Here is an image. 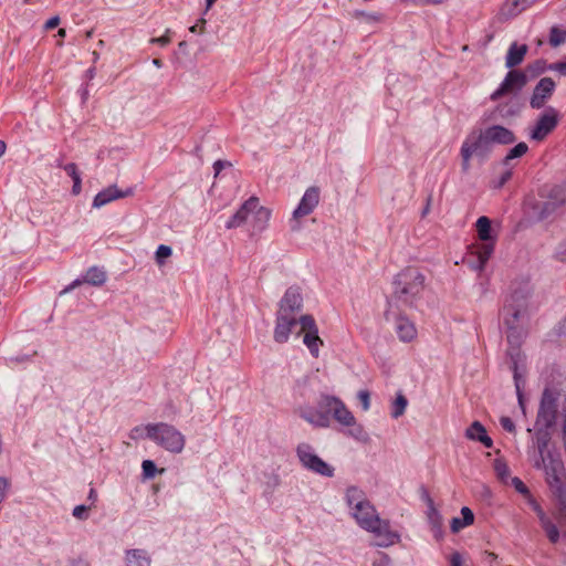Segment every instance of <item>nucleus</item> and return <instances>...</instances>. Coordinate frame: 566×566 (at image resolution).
<instances>
[{
  "label": "nucleus",
  "mask_w": 566,
  "mask_h": 566,
  "mask_svg": "<svg viewBox=\"0 0 566 566\" xmlns=\"http://www.w3.org/2000/svg\"><path fill=\"white\" fill-rule=\"evenodd\" d=\"M407 405H408L407 398L402 394H398L391 405V416L394 418H398V417L402 416L407 408Z\"/></svg>",
  "instance_id": "obj_32"
},
{
  "label": "nucleus",
  "mask_w": 566,
  "mask_h": 566,
  "mask_svg": "<svg viewBox=\"0 0 566 566\" xmlns=\"http://www.w3.org/2000/svg\"><path fill=\"white\" fill-rule=\"evenodd\" d=\"M64 171L72 178V193L77 196L82 191V178L76 164L70 163L63 166Z\"/></svg>",
  "instance_id": "obj_28"
},
{
  "label": "nucleus",
  "mask_w": 566,
  "mask_h": 566,
  "mask_svg": "<svg viewBox=\"0 0 566 566\" xmlns=\"http://www.w3.org/2000/svg\"><path fill=\"white\" fill-rule=\"evenodd\" d=\"M366 531L374 534L375 545L378 547H388L399 541V534L391 530L389 521L381 520L380 517L374 520L371 527H368Z\"/></svg>",
  "instance_id": "obj_10"
},
{
  "label": "nucleus",
  "mask_w": 566,
  "mask_h": 566,
  "mask_svg": "<svg viewBox=\"0 0 566 566\" xmlns=\"http://www.w3.org/2000/svg\"><path fill=\"white\" fill-rule=\"evenodd\" d=\"M511 483L518 493H521L523 495L530 494L527 486L520 478H512Z\"/></svg>",
  "instance_id": "obj_41"
},
{
  "label": "nucleus",
  "mask_w": 566,
  "mask_h": 566,
  "mask_svg": "<svg viewBox=\"0 0 566 566\" xmlns=\"http://www.w3.org/2000/svg\"><path fill=\"white\" fill-rule=\"evenodd\" d=\"M489 144H486V139L484 138V132L479 134H470L461 147V157H462V169L468 171L470 168V159L471 157L481 150H488Z\"/></svg>",
  "instance_id": "obj_11"
},
{
  "label": "nucleus",
  "mask_w": 566,
  "mask_h": 566,
  "mask_svg": "<svg viewBox=\"0 0 566 566\" xmlns=\"http://www.w3.org/2000/svg\"><path fill=\"white\" fill-rule=\"evenodd\" d=\"M65 34H66L65 29H62V28H61V29H59V31H57V35H59L60 38H64V36H65Z\"/></svg>",
  "instance_id": "obj_56"
},
{
  "label": "nucleus",
  "mask_w": 566,
  "mask_h": 566,
  "mask_svg": "<svg viewBox=\"0 0 566 566\" xmlns=\"http://www.w3.org/2000/svg\"><path fill=\"white\" fill-rule=\"evenodd\" d=\"M528 150V146L525 143H518L515 145L505 156L504 163L507 164L510 160L522 157Z\"/></svg>",
  "instance_id": "obj_33"
},
{
  "label": "nucleus",
  "mask_w": 566,
  "mask_h": 566,
  "mask_svg": "<svg viewBox=\"0 0 566 566\" xmlns=\"http://www.w3.org/2000/svg\"><path fill=\"white\" fill-rule=\"evenodd\" d=\"M302 306V296L300 292L295 289H289L280 303V308L277 312H284L290 315H295V312L298 311Z\"/></svg>",
  "instance_id": "obj_19"
},
{
  "label": "nucleus",
  "mask_w": 566,
  "mask_h": 566,
  "mask_svg": "<svg viewBox=\"0 0 566 566\" xmlns=\"http://www.w3.org/2000/svg\"><path fill=\"white\" fill-rule=\"evenodd\" d=\"M517 314H518L517 312H513V313H512V315H513V317H514V318H516V317H517Z\"/></svg>",
  "instance_id": "obj_62"
},
{
  "label": "nucleus",
  "mask_w": 566,
  "mask_h": 566,
  "mask_svg": "<svg viewBox=\"0 0 566 566\" xmlns=\"http://www.w3.org/2000/svg\"><path fill=\"white\" fill-rule=\"evenodd\" d=\"M566 201V188L563 186H554L545 205V210H553Z\"/></svg>",
  "instance_id": "obj_25"
},
{
  "label": "nucleus",
  "mask_w": 566,
  "mask_h": 566,
  "mask_svg": "<svg viewBox=\"0 0 566 566\" xmlns=\"http://www.w3.org/2000/svg\"><path fill=\"white\" fill-rule=\"evenodd\" d=\"M127 566H149L150 558L143 549H129L126 552Z\"/></svg>",
  "instance_id": "obj_26"
},
{
  "label": "nucleus",
  "mask_w": 566,
  "mask_h": 566,
  "mask_svg": "<svg viewBox=\"0 0 566 566\" xmlns=\"http://www.w3.org/2000/svg\"><path fill=\"white\" fill-rule=\"evenodd\" d=\"M319 406L326 407V412L317 411L314 407H304L301 409V417L315 427L326 428L329 424V415L344 427H353L356 419L345 403L334 396L322 395Z\"/></svg>",
  "instance_id": "obj_2"
},
{
  "label": "nucleus",
  "mask_w": 566,
  "mask_h": 566,
  "mask_svg": "<svg viewBox=\"0 0 566 566\" xmlns=\"http://www.w3.org/2000/svg\"><path fill=\"white\" fill-rule=\"evenodd\" d=\"M526 84V75L522 71H510L497 90H495L490 98L497 101L502 96L521 90Z\"/></svg>",
  "instance_id": "obj_12"
},
{
  "label": "nucleus",
  "mask_w": 566,
  "mask_h": 566,
  "mask_svg": "<svg viewBox=\"0 0 566 566\" xmlns=\"http://www.w3.org/2000/svg\"><path fill=\"white\" fill-rule=\"evenodd\" d=\"M207 1V8L210 9L217 0H206Z\"/></svg>",
  "instance_id": "obj_58"
},
{
  "label": "nucleus",
  "mask_w": 566,
  "mask_h": 566,
  "mask_svg": "<svg viewBox=\"0 0 566 566\" xmlns=\"http://www.w3.org/2000/svg\"><path fill=\"white\" fill-rule=\"evenodd\" d=\"M396 331L402 342H411L417 337L415 324L406 317H399L397 319Z\"/></svg>",
  "instance_id": "obj_21"
},
{
  "label": "nucleus",
  "mask_w": 566,
  "mask_h": 566,
  "mask_svg": "<svg viewBox=\"0 0 566 566\" xmlns=\"http://www.w3.org/2000/svg\"><path fill=\"white\" fill-rule=\"evenodd\" d=\"M527 52V46L525 44L517 45L516 43H513L507 52L506 55V66L507 67H514L522 63L524 60V56Z\"/></svg>",
  "instance_id": "obj_24"
},
{
  "label": "nucleus",
  "mask_w": 566,
  "mask_h": 566,
  "mask_svg": "<svg viewBox=\"0 0 566 566\" xmlns=\"http://www.w3.org/2000/svg\"><path fill=\"white\" fill-rule=\"evenodd\" d=\"M144 479H153L156 473H163L165 469L157 470L155 463L151 460H144L142 463Z\"/></svg>",
  "instance_id": "obj_34"
},
{
  "label": "nucleus",
  "mask_w": 566,
  "mask_h": 566,
  "mask_svg": "<svg viewBox=\"0 0 566 566\" xmlns=\"http://www.w3.org/2000/svg\"><path fill=\"white\" fill-rule=\"evenodd\" d=\"M512 177V172L510 170L505 171L502 176H501V179L499 181V184L496 185V188H501L503 187Z\"/></svg>",
  "instance_id": "obj_50"
},
{
  "label": "nucleus",
  "mask_w": 566,
  "mask_h": 566,
  "mask_svg": "<svg viewBox=\"0 0 566 566\" xmlns=\"http://www.w3.org/2000/svg\"><path fill=\"white\" fill-rule=\"evenodd\" d=\"M495 471L501 481L506 482V479L509 478L510 474L507 465L505 463L496 462Z\"/></svg>",
  "instance_id": "obj_39"
},
{
  "label": "nucleus",
  "mask_w": 566,
  "mask_h": 566,
  "mask_svg": "<svg viewBox=\"0 0 566 566\" xmlns=\"http://www.w3.org/2000/svg\"><path fill=\"white\" fill-rule=\"evenodd\" d=\"M559 392L555 389L546 388L543 392L541 406L537 413L538 426L549 428L554 424L557 416Z\"/></svg>",
  "instance_id": "obj_7"
},
{
  "label": "nucleus",
  "mask_w": 566,
  "mask_h": 566,
  "mask_svg": "<svg viewBox=\"0 0 566 566\" xmlns=\"http://www.w3.org/2000/svg\"><path fill=\"white\" fill-rule=\"evenodd\" d=\"M134 195L133 188H127L122 190L117 188L115 185L108 186L105 189L101 190L93 199V207L101 208L114 200L127 198Z\"/></svg>",
  "instance_id": "obj_14"
},
{
  "label": "nucleus",
  "mask_w": 566,
  "mask_h": 566,
  "mask_svg": "<svg viewBox=\"0 0 566 566\" xmlns=\"http://www.w3.org/2000/svg\"><path fill=\"white\" fill-rule=\"evenodd\" d=\"M224 164L222 160H217L214 164H213V168H214V171H216V175H218L222 168L224 167Z\"/></svg>",
  "instance_id": "obj_52"
},
{
  "label": "nucleus",
  "mask_w": 566,
  "mask_h": 566,
  "mask_svg": "<svg viewBox=\"0 0 566 566\" xmlns=\"http://www.w3.org/2000/svg\"><path fill=\"white\" fill-rule=\"evenodd\" d=\"M25 2H28L29 0H24Z\"/></svg>",
  "instance_id": "obj_63"
},
{
  "label": "nucleus",
  "mask_w": 566,
  "mask_h": 566,
  "mask_svg": "<svg viewBox=\"0 0 566 566\" xmlns=\"http://www.w3.org/2000/svg\"><path fill=\"white\" fill-rule=\"evenodd\" d=\"M153 63H154L157 67H160V66H161V60H159V59H154V60H153Z\"/></svg>",
  "instance_id": "obj_57"
},
{
  "label": "nucleus",
  "mask_w": 566,
  "mask_h": 566,
  "mask_svg": "<svg viewBox=\"0 0 566 566\" xmlns=\"http://www.w3.org/2000/svg\"><path fill=\"white\" fill-rule=\"evenodd\" d=\"M300 324L301 328L297 335L303 334V343L314 357L318 356L323 340L318 336V328L312 315H302L297 321L295 315L284 312H277L273 338L276 343L283 344L289 340L293 327Z\"/></svg>",
  "instance_id": "obj_1"
},
{
  "label": "nucleus",
  "mask_w": 566,
  "mask_h": 566,
  "mask_svg": "<svg viewBox=\"0 0 566 566\" xmlns=\"http://www.w3.org/2000/svg\"><path fill=\"white\" fill-rule=\"evenodd\" d=\"M314 409L317 411L326 412V407H321L319 405H318V408H314Z\"/></svg>",
  "instance_id": "obj_59"
},
{
  "label": "nucleus",
  "mask_w": 566,
  "mask_h": 566,
  "mask_svg": "<svg viewBox=\"0 0 566 566\" xmlns=\"http://www.w3.org/2000/svg\"><path fill=\"white\" fill-rule=\"evenodd\" d=\"M450 566H462V556L460 553L454 552L450 555Z\"/></svg>",
  "instance_id": "obj_48"
},
{
  "label": "nucleus",
  "mask_w": 566,
  "mask_h": 566,
  "mask_svg": "<svg viewBox=\"0 0 566 566\" xmlns=\"http://www.w3.org/2000/svg\"><path fill=\"white\" fill-rule=\"evenodd\" d=\"M297 457L304 468L323 476H333L334 469L316 455L312 447L302 443L296 449Z\"/></svg>",
  "instance_id": "obj_8"
},
{
  "label": "nucleus",
  "mask_w": 566,
  "mask_h": 566,
  "mask_svg": "<svg viewBox=\"0 0 566 566\" xmlns=\"http://www.w3.org/2000/svg\"><path fill=\"white\" fill-rule=\"evenodd\" d=\"M357 398L359 400V402L361 403L363 406V409L366 411L369 409L370 407V394L369 391L367 390H360L358 394H357Z\"/></svg>",
  "instance_id": "obj_40"
},
{
  "label": "nucleus",
  "mask_w": 566,
  "mask_h": 566,
  "mask_svg": "<svg viewBox=\"0 0 566 566\" xmlns=\"http://www.w3.org/2000/svg\"><path fill=\"white\" fill-rule=\"evenodd\" d=\"M129 438L133 440L147 438V426H138L130 430Z\"/></svg>",
  "instance_id": "obj_36"
},
{
  "label": "nucleus",
  "mask_w": 566,
  "mask_h": 566,
  "mask_svg": "<svg viewBox=\"0 0 566 566\" xmlns=\"http://www.w3.org/2000/svg\"><path fill=\"white\" fill-rule=\"evenodd\" d=\"M171 255V249L168 245L160 244L156 251V262L159 265L165 263V260Z\"/></svg>",
  "instance_id": "obj_35"
},
{
  "label": "nucleus",
  "mask_w": 566,
  "mask_h": 566,
  "mask_svg": "<svg viewBox=\"0 0 566 566\" xmlns=\"http://www.w3.org/2000/svg\"><path fill=\"white\" fill-rule=\"evenodd\" d=\"M88 509L90 507H87L85 505H77L73 510V516L78 520H84V518H86V513H87Z\"/></svg>",
  "instance_id": "obj_43"
},
{
  "label": "nucleus",
  "mask_w": 566,
  "mask_h": 566,
  "mask_svg": "<svg viewBox=\"0 0 566 566\" xmlns=\"http://www.w3.org/2000/svg\"><path fill=\"white\" fill-rule=\"evenodd\" d=\"M83 283V280H75L69 287L65 289V292L72 290L73 287L81 285Z\"/></svg>",
  "instance_id": "obj_54"
},
{
  "label": "nucleus",
  "mask_w": 566,
  "mask_h": 566,
  "mask_svg": "<svg viewBox=\"0 0 566 566\" xmlns=\"http://www.w3.org/2000/svg\"><path fill=\"white\" fill-rule=\"evenodd\" d=\"M170 33H171L170 29H167L164 35L158 36V38H151L150 43L158 44L160 46H166L171 42Z\"/></svg>",
  "instance_id": "obj_37"
},
{
  "label": "nucleus",
  "mask_w": 566,
  "mask_h": 566,
  "mask_svg": "<svg viewBox=\"0 0 566 566\" xmlns=\"http://www.w3.org/2000/svg\"><path fill=\"white\" fill-rule=\"evenodd\" d=\"M559 113L553 107L546 108L537 118L531 138L537 142L544 140L558 125Z\"/></svg>",
  "instance_id": "obj_9"
},
{
  "label": "nucleus",
  "mask_w": 566,
  "mask_h": 566,
  "mask_svg": "<svg viewBox=\"0 0 566 566\" xmlns=\"http://www.w3.org/2000/svg\"><path fill=\"white\" fill-rule=\"evenodd\" d=\"M566 41V30L554 25L549 31V44L554 48L563 44Z\"/></svg>",
  "instance_id": "obj_31"
},
{
  "label": "nucleus",
  "mask_w": 566,
  "mask_h": 566,
  "mask_svg": "<svg viewBox=\"0 0 566 566\" xmlns=\"http://www.w3.org/2000/svg\"><path fill=\"white\" fill-rule=\"evenodd\" d=\"M258 197H250L248 200L243 202V205L238 209V211L227 221V229H234L241 227L249 218L251 213H254V210L259 205Z\"/></svg>",
  "instance_id": "obj_15"
},
{
  "label": "nucleus",
  "mask_w": 566,
  "mask_h": 566,
  "mask_svg": "<svg viewBox=\"0 0 566 566\" xmlns=\"http://www.w3.org/2000/svg\"><path fill=\"white\" fill-rule=\"evenodd\" d=\"M467 437L471 440H478L480 441L484 447L491 448L492 447V439L486 434V431L484 427L479 422L474 421L468 429H467Z\"/></svg>",
  "instance_id": "obj_23"
},
{
  "label": "nucleus",
  "mask_w": 566,
  "mask_h": 566,
  "mask_svg": "<svg viewBox=\"0 0 566 566\" xmlns=\"http://www.w3.org/2000/svg\"><path fill=\"white\" fill-rule=\"evenodd\" d=\"M462 521L465 526H470L474 523V514L468 506L461 509Z\"/></svg>",
  "instance_id": "obj_38"
},
{
  "label": "nucleus",
  "mask_w": 566,
  "mask_h": 566,
  "mask_svg": "<svg viewBox=\"0 0 566 566\" xmlns=\"http://www.w3.org/2000/svg\"><path fill=\"white\" fill-rule=\"evenodd\" d=\"M92 33H93V31H88V32L86 33V38H91V36H92Z\"/></svg>",
  "instance_id": "obj_61"
},
{
  "label": "nucleus",
  "mask_w": 566,
  "mask_h": 566,
  "mask_svg": "<svg viewBox=\"0 0 566 566\" xmlns=\"http://www.w3.org/2000/svg\"><path fill=\"white\" fill-rule=\"evenodd\" d=\"M60 24V18L59 17H52L45 22V29L52 30L56 28Z\"/></svg>",
  "instance_id": "obj_49"
},
{
  "label": "nucleus",
  "mask_w": 566,
  "mask_h": 566,
  "mask_svg": "<svg viewBox=\"0 0 566 566\" xmlns=\"http://www.w3.org/2000/svg\"><path fill=\"white\" fill-rule=\"evenodd\" d=\"M500 423L502 426V428L507 431V432H513L515 430V424L514 422L512 421L511 418L509 417H502L500 419Z\"/></svg>",
  "instance_id": "obj_44"
},
{
  "label": "nucleus",
  "mask_w": 566,
  "mask_h": 566,
  "mask_svg": "<svg viewBox=\"0 0 566 566\" xmlns=\"http://www.w3.org/2000/svg\"><path fill=\"white\" fill-rule=\"evenodd\" d=\"M537 512H538V516H539V520H541L542 527L546 532V535H547L548 539L552 543H554V544L557 543L558 539H559V532H558L556 525L554 523H552L545 516L544 512L539 507L537 509Z\"/></svg>",
  "instance_id": "obj_29"
},
{
  "label": "nucleus",
  "mask_w": 566,
  "mask_h": 566,
  "mask_svg": "<svg viewBox=\"0 0 566 566\" xmlns=\"http://www.w3.org/2000/svg\"><path fill=\"white\" fill-rule=\"evenodd\" d=\"M548 69L558 72L560 75L566 76V56L565 60L551 64Z\"/></svg>",
  "instance_id": "obj_42"
},
{
  "label": "nucleus",
  "mask_w": 566,
  "mask_h": 566,
  "mask_svg": "<svg viewBox=\"0 0 566 566\" xmlns=\"http://www.w3.org/2000/svg\"><path fill=\"white\" fill-rule=\"evenodd\" d=\"M390 558L384 553H379V556L374 560L373 566H389Z\"/></svg>",
  "instance_id": "obj_46"
},
{
  "label": "nucleus",
  "mask_w": 566,
  "mask_h": 566,
  "mask_svg": "<svg viewBox=\"0 0 566 566\" xmlns=\"http://www.w3.org/2000/svg\"><path fill=\"white\" fill-rule=\"evenodd\" d=\"M484 138L486 139V144H502L507 145L512 144L515 140L514 134L500 125H494L484 130Z\"/></svg>",
  "instance_id": "obj_17"
},
{
  "label": "nucleus",
  "mask_w": 566,
  "mask_h": 566,
  "mask_svg": "<svg viewBox=\"0 0 566 566\" xmlns=\"http://www.w3.org/2000/svg\"><path fill=\"white\" fill-rule=\"evenodd\" d=\"M555 82L551 77H543L536 84L530 99V105L534 109L544 107L555 91Z\"/></svg>",
  "instance_id": "obj_13"
},
{
  "label": "nucleus",
  "mask_w": 566,
  "mask_h": 566,
  "mask_svg": "<svg viewBox=\"0 0 566 566\" xmlns=\"http://www.w3.org/2000/svg\"><path fill=\"white\" fill-rule=\"evenodd\" d=\"M541 460L536 461L537 468H543L546 473V481L555 493L562 511L566 512V479L564 465L558 454L552 453L546 436L537 438Z\"/></svg>",
  "instance_id": "obj_3"
},
{
  "label": "nucleus",
  "mask_w": 566,
  "mask_h": 566,
  "mask_svg": "<svg viewBox=\"0 0 566 566\" xmlns=\"http://www.w3.org/2000/svg\"><path fill=\"white\" fill-rule=\"evenodd\" d=\"M464 527H467V526L463 524V521L460 517H453L451 520L450 528H451L452 533H458Z\"/></svg>",
  "instance_id": "obj_45"
},
{
  "label": "nucleus",
  "mask_w": 566,
  "mask_h": 566,
  "mask_svg": "<svg viewBox=\"0 0 566 566\" xmlns=\"http://www.w3.org/2000/svg\"><path fill=\"white\" fill-rule=\"evenodd\" d=\"M475 230L480 242L469 247V255L476 258L475 268L481 271L494 252L496 237L492 234L491 220L485 216L476 220Z\"/></svg>",
  "instance_id": "obj_4"
},
{
  "label": "nucleus",
  "mask_w": 566,
  "mask_h": 566,
  "mask_svg": "<svg viewBox=\"0 0 566 566\" xmlns=\"http://www.w3.org/2000/svg\"><path fill=\"white\" fill-rule=\"evenodd\" d=\"M7 150V144L0 139V158L4 155Z\"/></svg>",
  "instance_id": "obj_53"
},
{
  "label": "nucleus",
  "mask_w": 566,
  "mask_h": 566,
  "mask_svg": "<svg viewBox=\"0 0 566 566\" xmlns=\"http://www.w3.org/2000/svg\"><path fill=\"white\" fill-rule=\"evenodd\" d=\"M8 481L3 478H0V502L4 499L6 496V491H7V488H8Z\"/></svg>",
  "instance_id": "obj_51"
},
{
  "label": "nucleus",
  "mask_w": 566,
  "mask_h": 566,
  "mask_svg": "<svg viewBox=\"0 0 566 566\" xmlns=\"http://www.w3.org/2000/svg\"><path fill=\"white\" fill-rule=\"evenodd\" d=\"M319 202V189L317 187H310L302 197L297 208L294 210V218H303L308 216Z\"/></svg>",
  "instance_id": "obj_16"
},
{
  "label": "nucleus",
  "mask_w": 566,
  "mask_h": 566,
  "mask_svg": "<svg viewBox=\"0 0 566 566\" xmlns=\"http://www.w3.org/2000/svg\"><path fill=\"white\" fill-rule=\"evenodd\" d=\"M270 218L271 211L268 208L258 205V208L254 210L253 220L251 223L252 233L263 231L268 227Z\"/></svg>",
  "instance_id": "obj_22"
},
{
  "label": "nucleus",
  "mask_w": 566,
  "mask_h": 566,
  "mask_svg": "<svg viewBox=\"0 0 566 566\" xmlns=\"http://www.w3.org/2000/svg\"><path fill=\"white\" fill-rule=\"evenodd\" d=\"M353 516L357 524L365 531L368 527H371L374 520L379 518L376 509L370 504L369 501H367L365 504H360L359 507L355 509Z\"/></svg>",
  "instance_id": "obj_18"
},
{
  "label": "nucleus",
  "mask_w": 566,
  "mask_h": 566,
  "mask_svg": "<svg viewBox=\"0 0 566 566\" xmlns=\"http://www.w3.org/2000/svg\"><path fill=\"white\" fill-rule=\"evenodd\" d=\"M96 496H97V495H96L95 490H94V489H91V490H90V495H88V497H90L91 500L95 501V500H96Z\"/></svg>",
  "instance_id": "obj_55"
},
{
  "label": "nucleus",
  "mask_w": 566,
  "mask_h": 566,
  "mask_svg": "<svg viewBox=\"0 0 566 566\" xmlns=\"http://www.w3.org/2000/svg\"><path fill=\"white\" fill-rule=\"evenodd\" d=\"M346 501L347 504L353 509L359 507L360 504H365L367 500L364 496V493L361 490L350 486L346 491Z\"/></svg>",
  "instance_id": "obj_30"
},
{
  "label": "nucleus",
  "mask_w": 566,
  "mask_h": 566,
  "mask_svg": "<svg viewBox=\"0 0 566 566\" xmlns=\"http://www.w3.org/2000/svg\"><path fill=\"white\" fill-rule=\"evenodd\" d=\"M147 438L172 453H180L186 444L185 436L174 426L165 422L147 424Z\"/></svg>",
  "instance_id": "obj_5"
},
{
  "label": "nucleus",
  "mask_w": 566,
  "mask_h": 566,
  "mask_svg": "<svg viewBox=\"0 0 566 566\" xmlns=\"http://www.w3.org/2000/svg\"><path fill=\"white\" fill-rule=\"evenodd\" d=\"M531 6L530 0H505L500 9V15L505 19L517 17Z\"/></svg>",
  "instance_id": "obj_20"
},
{
  "label": "nucleus",
  "mask_w": 566,
  "mask_h": 566,
  "mask_svg": "<svg viewBox=\"0 0 566 566\" xmlns=\"http://www.w3.org/2000/svg\"><path fill=\"white\" fill-rule=\"evenodd\" d=\"M563 333L566 336V317H565L564 325H563Z\"/></svg>",
  "instance_id": "obj_60"
},
{
  "label": "nucleus",
  "mask_w": 566,
  "mask_h": 566,
  "mask_svg": "<svg viewBox=\"0 0 566 566\" xmlns=\"http://www.w3.org/2000/svg\"><path fill=\"white\" fill-rule=\"evenodd\" d=\"M205 24H206V20L205 19H200L197 23H195L193 25H191L189 28V31L191 33H203Z\"/></svg>",
  "instance_id": "obj_47"
},
{
  "label": "nucleus",
  "mask_w": 566,
  "mask_h": 566,
  "mask_svg": "<svg viewBox=\"0 0 566 566\" xmlns=\"http://www.w3.org/2000/svg\"><path fill=\"white\" fill-rule=\"evenodd\" d=\"M424 287V276L416 268H406L395 279V294L406 303H412Z\"/></svg>",
  "instance_id": "obj_6"
},
{
  "label": "nucleus",
  "mask_w": 566,
  "mask_h": 566,
  "mask_svg": "<svg viewBox=\"0 0 566 566\" xmlns=\"http://www.w3.org/2000/svg\"><path fill=\"white\" fill-rule=\"evenodd\" d=\"M105 281H106V273L97 266L90 268L83 277L84 283H88L94 286L103 285L105 283Z\"/></svg>",
  "instance_id": "obj_27"
}]
</instances>
